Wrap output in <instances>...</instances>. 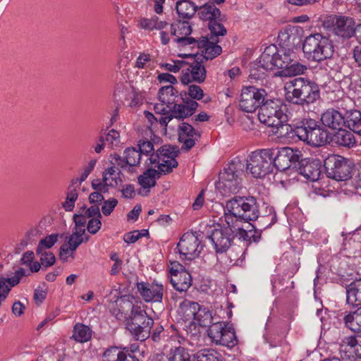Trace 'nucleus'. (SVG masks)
<instances>
[{"label":"nucleus","instance_id":"f257e3e1","mask_svg":"<svg viewBox=\"0 0 361 361\" xmlns=\"http://www.w3.org/2000/svg\"><path fill=\"white\" fill-rule=\"evenodd\" d=\"M260 214L259 204L254 196L235 195L226 202L224 219L226 226L235 236H247V231L243 228V223L256 221Z\"/></svg>","mask_w":361,"mask_h":361},{"label":"nucleus","instance_id":"f03ea898","mask_svg":"<svg viewBox=\"0 0 361 361\" xmlns=\"http://www.w3.org/2000/svg\"><path fill=\"white\" fill-rule=\"evenodd\" d=\"M296 54L293 50L285 49L279 51L274 45L267 47L259 58L258 61L254 62L250 66V77L259 80L268 71L276 68L284 70L295 58Z\"/></svg>","mask_w":361,"mask_h":361},{"label":"nucleus","instance_id":"7ed1b4c3","mask_svg":"<svg viewBox=\"0 0 361 361\" xmlns=\"http://www.w3.org/2000/svg\"><path fill=\"white\" fill-rule=\"evenodd\" d=\"M285 90L286 101L303 109L320 99L318 85L307 78H295L286 83Z\"/></svg>","mask_w":361,"mask_h":361},{"label":"nucleus","instance_id":"20e7f679","mask_svg":"<svg viewBox=\"0 0 361 361\" xmlns=\"http://www.w3.org/2000/svg\"><path fill=\"white\" fill-rule=\"evenodd\" d=\"M130 314L126 319V329L136 340L144 341L150 337L154 319L140 305H134L131 302L126 303Z\"/></svg>","mask_w":361,"mask_h":361},{"label":"nucleus","instance_id":"39448f33","mask_svg":"<svg viewBox=\"0 0 361 361\" xmlns=\"http://www.w3.org/2000/svg\"><path fill=\"white\" fill-rule=\"evenodd\" d=\"M302 50L307 59L317 62L330 59L334 52L331 40L318 32L305 37Z\"/></svg>","mask_w":361,"mask_h":361},{"label":"nucleus","instance_id":"423d86ee","mask_svg":"<svg viewBox=\"0 0 361 361\" xmlns=\"http://www.w3.org/2000/svg\"><path fill=\"white\" fill-rule=\"evenodd\" d=\"M288 113L287 106L281 100L266 97L259 110L258 118L262 123L274 127L281 123L288 122L290 119Z\"/></svg>","mask_w":361,"mask_h":361},{"label":"nucleus","instance_id":"0eeeda50","mask_svg":"<svg viewBox=\"0 0 361 361\" xmlns=\"http://www.w3.org/2000/svg\"><path fill=\"white\" fill-rule=\"evenodd\" d=\"M243 173L241 163L232 161L219 173L216 187L224 193H235L241 188Z\"/></svg>","mask_w":361,"mask_h":361},{"label":"nucleus","instance_id":"6e6552de","mask_svg":"<svg viewBox=\"0 0 361 361\" xmlns=\"http://www.w3.org/2000/svg\"><path fill=\"white\" fill-rule=\"evenodd\" d=\"M353 18L345 16L330 15L322 21L323 27L334 35L343 39L357 37V26Z\"/></svg>","mask_w":361,"mask_h":361},{"label":"nucleus","instance_id":"1a4fd4ad","mask_svg":"<svg viewBox=\"0 0 361 361\" xmlns=\"http://www.w3.org/2000/svg\"><path fill=\"white\" fill-rule=\"evenodd\" d=\"M272 162V169L279 171H288L293 173L302 153L298 149H293L290 147H272L268 148Z\"/></svg>","mask_w":361,"mask_h":361},{"label":"nucleus","instance_id":"9d476101","mask_svg":"<svg viewBox=\"0 0 361 361\" xmlns=\"http://www.w3.org/2000/svg\"><path fill=\"white\" fill-rule=\"evenodd\" d=\"M197 15L202 20H207L210 35L216 37L224 36L227 31L222 22L226 20V16L212 4H204L198 8Z\"/></svg>","mask_w":361,"mask_h":361},{"label":"nucleus","instance_id":"9b49d317","mask_svg":"<svg viewBox=\"0 0 361 361\" xmlns=\"http://www.w3.org/2000/svg\"><path fill=\"white\" fill-rule=\"evenodd\" d=\"M271 160L268 148L257 149L249 156L246 169L254 178H263L273 173Z\"/></svg>","mask_w":361,"mask_h":361},{"label":"nucleus","instance_id":"f8f14e48","mask_svg":"<svg viewBox=\"0 0 361 361\" xmlns=\"http://www.w3.org/2000/svg\"><path fill=\"white\" fill-rule=\"evenodd\" d=\"M324 167L328 178L336 180H345L350 178V161L342 156L329 155L324 161Z\"/></svg>","mask_w":361,"mask_h":361},{"label":"nucleus","instance_id":"ddd939ff","mask_svg":"<svg viewBox=\"0 0 361 361\" xmlns=\"http://www.w3.org/2000/svg\"><path fill=\"white\" fill-rule=\"evenodd\" d=\"M267 97V92L264 89L255 86L243 87L239 101L240 109L243 111L252 113L258 108L260 109Z\"/></svg>","mask_w":361,"mask_h":361},{"label":"nucleus","instance_id":"4468645a","mask_svg":"<svg viewBox=\"0 0 361 361\" xmlns=\"http://www.w3.org/2000/svg\"><path fill=\"white\" fill-rule=\"evenodd\" d=\"M174 147L171 145H164L157 150L148 157L146 164L147 166L157 164V168L164 174L170 173L174 168L178 166V161L175 159Z\"/></svg>","mask_w":361,"mask_h":361},{"label":"nucleus","instance_id":"2eb2a0df","mask_svg":"<svg viewBox=\"0 0 361 361\" xmlns=\"http://www.w3.org/2000/svg\"><path fill=\"white\" fill-rule=\"evenodd\" d=\"M181 258L192 260L197 257L203 249L198 236L193 233H184L177 245Z\"/></svg>","mask_w":361,"mask_h":361},{"label":"nucleus","instance_id":"dca6fc26","mask_svg":"<svg viewBox=\"0 0 361 361\" xmlns=\"http://www.w3.org/2000/svg\"><path fill=\"white\" fill-rule=\"evenodd\" d=\"M208 231V238L212 241L216 254L226 252L231 246L235 235L230 228H224L219 224Z\"/></svg>","mask_w":361,"mask_h":361},{"label":"nucleus","instance_id":"f3484780","mask_svg":"<svg viewBox=\"0 0 361 361\" xmlns=\"http://www.w3.org/2000/svg\"><path fill=\"white\" fill-rule=\"evenodd\" d=\"M199 104L196 101L188 100L185 103H174L170 106L169 114L166 117H159V123L162 126H166L167 124L173 119L183 121L194 114Z\"/></svg>","mask_w":361,"mask_h":361},{"label":"nucleus","instance_id":"a211bd4d","mask_svg":"<svg viewBox=\"0 0 361 361\" xmlns=\"http://www.w3.org/2000/svg\"><path fill=\"white\" fill-rule=\"evenodd\" d=\"M295 166L293 173L312 182L318 180L322 174V162L318 159L303 158L302 154L300 155Z\"/></svg>","mask_w":361,"mask_h":361},{"label":"nucleus","instance_id":"6ab92c4d","mask_svg":"<svg viewBox=\"0 0 361 361\" xmlns=\"http://www.w3.org/2000/svg\"><path fill=\"white\" fill-rule=\"evenodd\" d=\"M218 42V37L214 35H211L210 39L208 37H202L197 45V47L202 49V54H185L183 57L196 58L203 61L212 60L222 51L221 47L217 44Z\"/></svg>","mask_w":361,"mask_h":361},{"label":"nucleus","instance_id":"aec40b11","mask_svg":"<svg viewBox=\"0 0 361 361\" xmlns=\"http://www.w3.org/2000/svg\"><path fill=\"white\" fill-rule=\"evenodd\" d=\"M112 159L114 160V164L120 169L128 172L129 173H136L135 168L139 166L141 159L140 152L134 147H128L123 152V156L114 154Z\"/></svg>","mask_w":361,"mask_h":361},{"label":"nucleus","instance_id":"412c9836","mask_svg":"<svg viewBox=\"0 0 361 361\" xmlns=\"http://www.w3.org/2000/svg\"><path fill=\"white\" fill-rule=\"evenodd\" d=\"M192 62L186 69L182 71L180 81L183 84L188 85L192 82L202 83L207 76V71L204 62L202 60H197L196 58H192Z\"/></svg>","mask_w":361,"mask_h":361},{"label":"nucleus","instance_id":"4be33fe9","mask_svg":"<svg viewBox=\"0 0 361 361\" xmlns=\"http://www.w3.org/2000/svg\"><path fill=\"white\" fill-rule=\"evenodd\" d=\"M178 135L179 142L183 143L181 149L183 151L191 149L195 146L196 141L201 137L200 132L185 122H182L178 125Z\"/></svg>","mask_w":361,"mask_h":361},{"label":"nucleus","instance_id":"5701e85b","mask_svg":"<svg viewBox=\"0 0 361 361\" xmlns=\"http://www.w3.org/2000/svg\"><path fill=\"white\" fill-rule=\"evenodd\" d=\"M278 40L285 49L293 50L298 47L301 42L298 27L290 25L285 26L279 31Z\"/></svg>","mask_w":361,"mask_h":361},{"label":"nucleus","instance_id":"b1692460","mask_svg":"<svg viewBox=\"0 0 361 361\" xmlns=\"http://www.w3.org/2000/svg\"><path fill=\"white\" fill-rule=\"evenodd\" d=\"M137 288L145 302H161L164 292L162 285L154 282L151 285L141 282L137 283Z\"/></svg>","mask_w":361,"mask_h":361},{"label":"nucleus","instance_id":"393cba45","mask_svg":"<svg viewBox=\"0 0 361 361\" xmlns=\"http://www.w3.org/2000/svg\"><path fill=\"white\" fill-rule=\"evenodd\" d=\"M321 121L324 127L338 130L345 126V115L334 108H330L322 114Z\"/></svg>","mask_w":361,"mask_h":361},{"label":"nucleus","instance_id":"a878e982","mask_svg":"<svg viewBox=\"0 0 361 361\" xmlns=\"http://www.w3.org/2000/svg\"><path fill=\"white\" fill-rule=\"evenodd\" d=\"M343 343L345 345V355L350 361L361 360V335L346 337Z\"/></svg>","mask_w":361,"mask_h":361},{"label":"nucleus","instance_id":"bb28decb","mask_svg":"<svg viewBox=\"0 0 361 361\" xmlns=\"http://www.w3.org/2000/svg\"><path fill=\"white\" fill-rule=\"evenodd\" d=\"M346 303L353 307L361 305V278L355 279L345 288Z\"/></svg>","mask_w":361,"mask_h":361},{"label":"nucleus","instance_id":"cd10ccee","mask_svg":"<svg viewBox=\"0 0 361 361\" xmlns=\"http://www.w3.org/2000/svg\"><path fill=\"white\" fill-rule=\"evenodd\" d=\"M329 132L316 121L314 128L311 131L307 144L313 147L324 146L329 142Z\"/></svg>","mask_w":361,"mask_h":361},{"label":"nucleus","instance_id":"c85d7f7f","mask_svg":"<svg viewBox=\"0 0 361 361\" xmlns=\"http://www.w3.org/2000/svg\"><path fill=\"white\" fill-rule=\"evenodd\" d=\"M316 121L312 118H304L300 121H298L295 123V130L297 133V137L307 143L311 131L313 130L315 126Z\"/></svg>","mask_w":361,"mask_h":361},{"label":"nucleus","instance_id":"c756f323","mask_svg":"<svg viewBox=\"0 0 361 361\" xmlns=\"http://www.w3.org/2000/svg\"><path fill=\"white\" fill-rule=\"evenodd\" d=\"M330 141L337 145L348 148L353 147L356 142L353 134L350 131L343 128V127L338 129L337 131L333 134Z\"/></svg>","mask_w":361,"mask_h":361},{"label":"nucleus","instance_id":"7c9ffc66","mask_svg":"<svg viewBox=\"0 0 361 361\" xmlns=\"http://www.w3.org/2000/svg\"><path fill=\"white\" fill-rule=\"evenodd\" d=\"M344 126L353 133L361 135V111L356 109L346 111Z\"/></svg>","mask_w":361,"mask_h":361},{"label":"nucleus","instance_id":"2f4dec72","mask_svg":"<svg viewBox=\"0 0 361 361\" xmlns=\"http://www.w3.org/2000/svg\"><path fill=\"white\" fill-rule=\"evenodd\" d=\"M345 326L353 332L361 333V306L343 317Z\"/></svg>","mask_w":361,"mask_h":361},{"label":"nucleus","instance_id":"473e14b6","mask_svg":"<svg viewBox=\"0 0 361 361\" xmlns=\"http://www.w3.org/2000/svg\"><path fill=\"white\" fill-rule=\"evenodd\" d=\"M160 102L171 106L178 102V91L171 85L161 87L158 91Z\"/></svg>","mask_w":361,"mask_h":361},{"label":"nucleus","instance_id":"72a5a7b5","mask_svg":"<svg viewBox=\"0 0 361 361\" xmlns=\"http://www.w3.org/2000/svg\"><path fill=\"white\" fill-rule=\"evenodd\" d=\"M171 283L176 290L186 291L192 284V276L188 271H183L178 276H171Z\"/></svg>","mask_w":361,"mask_h":361},{"label":"nucleus","instance_id":"f704fd0d","mask_svg":"<svg viewBox=\"0 0 361 361\" xmlns=\"http://www.w3.org/2000/svg\"><path fill=\"white\" fill-rule=\"evenodd\" d=\"M176 8L178 16L183 19L193 17L198 8L192 1L186 0H178Z\"/></svg>","mask_w":361,"mask_h":361},{"label":"nucleus","instance_id":"c9c22d12","mask_svg":"<svg viewBox=\"0 0 361 361\" xmlns=\"http://www.w3.org/2000/svg\"><path fill=\"white\" fill-rule=\"evenodd\" d=\"M162 173L159 169H148L138 176V183L145 189L153 188L156 185L155 178H159Z\"/></svg>","mask_w":361,"mask_h":361},{"label":"nucleus","instance_id":"e433bc0d","mask_svg":"<svg viewBox=\"0 0 361 361\" xmlns=\"http://www.w3.org/2000/svg\"><path fill=\"white\" fill-rule=\"evenodd\" d=\"M283 71H279L276 75L280 77H293L305 73L307 71V66L300 63L295 58Z\"/></svg>","mask_w":361,"mask_h":361},{"label":"nucleus","instance_id":"4c0bfd02","mask_svg":"<svg viewBox=\"0 0 361 361\" xmlns=\"http://www.w3.org/2000/svg\"><path fill=\"white\" fill-rule=\"evenodd\" d=\"M121 171L119 169L118 171V177L112 178V181L103 180V178L101 179H94L92 182V187L94 190L100 192L101 193H106L109 192V188H115L120 183L122 182L121 178Z\"/></svg>","mask_w":361,"mask_h":361},{"label":"nucleus","instance_id":"58836bf2","mask_svg":"<svg viewBox=\"0 0 361 361\" xmlns=\"http://www.w3.org/2000/svg\"><path fill=\"white\" fill-rule=\"evenodd\" d=\"M212 314L208 307L199 304L194 323L200 326L207 327L212 324Z\"/></svg>","mask_w":361,"mask_h":361},{"label":"nucleus","instance_id":"ea45409f","mask_svg":"<svg viewBox=\"0 0 361 361\" xmlns=\"http://www.w3.org/2000/svg\"><path fill=\"white\" fill-rule=\"evenodd\" d=\"M217 345L232 348L238 344V339L233 325L227 323Z\"/></svg>","mask_w":361,"mask_h":361},{"label":"nucleus","instance_id":"a19ab883","mask_svg":"<svg viewBox=\"0 0 361 361\" xmlns=\"http://www.w3.org/2000/svg\"><path fill=\"white\" fill-rule=\"evenodd\" d=\"M169 25L166 20H159L157 16L150 18H142L139 21V25L144 30L152 31L154 30H162Z\"/></svg>","mask_w":361,"mask_h":361},{"label":"nucleus","instance_id":"79ce46f5","mask_svg":"<svg viewBox=\"0 0 361 361\" xmlns=\"http://www.w3.org/2000/svg\"><path fill=\"white\" fill-rule=\"evenodd\" d=\"M92 331L88 326L82 323H77L73 330L72 338L79 343H85L92 338Z\"/></svg>","mask_w":361,"mask_h":361},{"label":"nucleus","instance_id":"37998d69","mask_svg":"<svg viewBox=\"0 0 361 361\" xmlns=\"http://www.w3.org/2000/svg\"><path fill=\"white\" fill-rule=\"evenodd\" d=\"M199 303L190 301L188 300H184L180 303L179 305V313L183 314V317L185 320H190L195 319Z\"/></svg>","mask_w":361,"mask_h":361},{"label":"nucleus","instance_id":"c03bdc74","mask_svg":"<svg viewBox=\"0 0 361 361\" xmlns=\"http://www.w3.org/2000/svg\"><path fill=\"white\" fill-rule=\"evenodd\" d=\"M193 361H223V357L216 350L204 348L194 354Z\"/></svg>","mask_w":361,"mask_h":361},{"label":"nucleus","instance_id":"a18cd8bd","mask_svg":"<svg viewBox=\"0 0 361 361\" xmlns=\"http://www.w3.org/2000/svg\"><path fill=\"white\" fill-rule=\"evenodd\" d=\"M276 128L275 133L280 137L286 139H294L297 137V133L295 130V123L288 124L287 122L281 123L279 125L274 126Z\"/></svg>","mask_w":361,"mask_h":361},{"label":"nucleus","instance_id":"49530a36","mask_svg":"<svg viewBox=\"0 0 361 361\" xmlns=\"http://www.w3.org/2000/svg\"><path fill=\"white\" fill-rule=\"evenodd\" d=\"M226 324L222 322H216L210 324L207 330V335L216 344L225 329Z\"/></svg>","mask_w":361,"mask_h":361},{"label":"nucleus","instance_id":"de8ad7c7","mask_svg":"<svg viewBox=\"0 0 361 361\" xmlns=\"http://www.w3.org/2000/svg\"><path fill=\"white\" fill-rule=\"evenodd\" d=\"M192 32V28L188 21H179L177 24H171V33L174 36H188Z\"/></svg>","mask_w":361,"mask_h":361},{"label":"nucleus","instance_id":"09e8293b","mask_svg":"<svg viewBox=\"0 0 361 361\" xmlns=\"http://www.w3.org/2000/svg\"><path fill=\"white\" fill-rule=\"evenodd\" d=\"M58 234L54 233L47 235L42 239L37 247L36 253L40 254L42 251H46V249L51 248L57 241Z\"/></svg>","mask_w":361,"mask_h":361},{"label":"nucleus","instance_id":"8fccbe9b","mask_svg":"<svg viewBox=\"0 0 361 361\" xmlns=\"http://www.w3.org/2000/svg\"><path fill=\"white\" fill-rule=\"evenodd\" d=\"M166 361H190L188 352L183 347L176 348L169 357H166Z\"/></svg>","mask_w":361,"mask_h":361},{"label":"nucleus","instance_id":"3c124183","mask_svg":"<svg viewBox=\"0 0 361 361\" xmlns=\"http://www.w3.org/2000/svg\"><path fill=\"white\" fill-rule=\"evenodd\" d=\"M78 197V193L76 188H68V192L66 201L63 203V207L67 212H71L74 209L75 202Z\"/></svg>","mask_w":361,"mask_h":361},{"label":"nucleus","instance_id":"603ef678","mask_svg":"<svg viewBox=\"0 0 361 361\" xmlns=\"http://www.w3.org/2000/svg\"><path fill=\"white\" fill-rule=\"evenodd\" d=\"M121 350L116 346L106 349L103 353V361H119L122 353Z\"/></svg>","mask_w":361,"mask_h":361},{"label":"nucleus","instance_id":"864d4df0","mask_svg":"<svg viewBox=\"0 0 361 361\" xmlns=\"http://www.w3.org/2000/svg\"><path fill=\"white\" fill-rule=\"evenodd\" d=\"M137 147L138 149H137L138 150V152H140L141 156L142 154H145L147 156H149L150 157L152 154H155L154 152V148L153 143L151 141H149L146 139L139 140Z\"/></svg>","mask_w":361,"mask_h":361},{"label":"nucleus","instance_id":"5fc2aeb1","mask_svg":"<svg viewBox=\"0 0 361 361\" xmlns=\"http://www.w3.org/2000/svg\"><path fill=\"white\" fill-rule=\"evenodd\" d=\"M37 255L39 256L41 264L44 269L54 265L56 262L55 256L51 252L42 251Z\"/></svg>","mask_w":361,"mask_h":361},{"label":"nucleus","instance_id":"6e6d98bb","mask_svg":"<svg viewBox=\"0 0 361 361\" xmlns=\"http://www.w3.org/2000/svg\"><path fill=\"white\" fill-rule=\"evenodd\" d=\"M188 94L190 99L194 101L202 99L204 95L202 89L197 85H188Z\"/></svg>","mask_w":361,"mask_h":361},{"label":"nucleus","instance_id":"4d7b16f0","mask_svg":"<svg viewBox=\"0 0 361 361\" xmlns=\"http://www.w3.org/2000/svg\"><path fill=\"white\" fill-rule=\"evenodd\" d=\"M188 64V62L185 61H174L173 63H161L160 66L161 68H164L168 71L173 72V73H178L183 66Z\"/></svg>","mask_w":361,"mask_h":361},{"label":"nucleus","instance_id":"13d9d810","mask_svg":"<svg viewBox=\"0 0 361 361\" xmlns=\"http://www.w3.org/2000/svg\"><path fill=\"white\" fill-rule=\"evenodd\" d=\"M117 204L118 200L115 198L104 200V204L102 207V212L104 214V215H110Z\"/></svg>","mask_w":361,"mask_h":361},{"label":"nucleus","instance_id":"bf43d9fd","mask_svg":"<svg viewBox=\"0 0 361 361\" xmlns=\"http://www.w3.org/2000/svg\"><path fill=\"white\" fill-rule=\"evenodd\" d=\"M101 219L92 218L89 220L87 224V230L91 234H96L101 228Z\"/></svg>","mask_w":361,"mask_h":361},{"label":"nucleus","instance_id":"052dcab7","mask_svg":"<svg viewBox=\"0 0 361 361\" xmlns=\"http://www.w3.org/2000/svg\"><path fill=\"white\" fill-rule=\"evenodd\" d=\"M154 110L157 114L161 115L159 117H166L169 114L170 105L160 102L154 105Z\"/></svg>","mask_w":361,"mask_h":361},{"label":"nucleus","instance_id":"680f3d73","mask_svg":"<svg viewBox=\"0 0 361 361\" xmlns=\"http://www.w3.org/2000/svg\"><path fill=\"white\" fill-rule=\"evenodd\" d=\"M97 163V159H92L90 161L87 165H86L82 173L80 174V180L85 181L88 176L91 173V172L93 171V169L95 167Z\"/></svg>","mask_w":361,"mask_h":361},{"label":"nucleus","instance_id":"e2e57ef3","mask_svg":"<svg viewBox=\"0 0 361 361\" xmlns=\"http://www.w3.org/2000/svg\"><path fill=\"white\" fill-rule=\"evenodd\" d=\"M175 41L182 46H187L190 44L198 45L199 39L197 40L195 38L188 36H178Z\"/></svg>","mask_w":361,"mask_h":361},{"label":"nucleus","instance_id":"0e129e2a","mask_svg":"<svg viewBox=\"0 0 361 361\" xmlns=\"http://www.w3.org/2000/svg\"><path fill=\"white\" fill-rule=\"evenodd\" d=\"M262 231H257L255 230V231L252 233L251 231H247V236H244V238H242L243 240H245L247 241H249V243H259L262 238L261 235Z\"/></svg>","mask_w":361,"mask_h":361},{"label":"nucleus","instance_id":"69168bd1","mask_svg":"<svg viewBox=\"0 0 361 361\" xmlns=\"http://www.w3.org/2000/svg\"><path fill=\"white\" fill-rule=\"evenodd\" d=\"M121 192L122 193V196L126 199H132L135 195V188L132 184H126L123 185Z\"/></svg>","mask_w":361,"mask_h":361},{"label":"nucleus","instance_id":"338daca9","mask_svg":"<svg viewBox=\"0 0 361 361\" xmlns=\"http://www.w3.org/2000/svg\"><path fill=\"white\" fill-rule=\"evenodd\" d=\"M157 80L160 83L169 82L171 85L178 82L176 77L168 73L159 74L157 76Z\"/></svg>","mask_w":361,"mask_h":361},{"label":"nucleus","instance_id":"774afa93","mask_svg":"<svg viewBox=\"0 0 361 361\" xmlns=\"http://www.w3.org/2000/svg\"><path fill=\"white\" fill-rule=\"evenodd\" d=\"M118 172L116 173V167L114 166L108 167L102 173L103 180L112 181V178H117Z\"/></svg>","mask_w":361,"mask_h":361}]
</instances>
